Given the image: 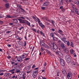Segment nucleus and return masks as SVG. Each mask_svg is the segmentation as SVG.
<instances>
[{
    "label": "nucleus",
    "instance_id": "obj_64",
    "mask_svg": "<svg viewBox=\"0 0 79 79\" xmlns=\"http://www.w3.org/2000/svg\"><path fill=\"white\" fill-rule=\"evenodd\" d=\"M40 33L41 34V35H42L44 34V33H43V32H42V31H40Z\"/></svg>",
    "mask_w": 79,
    "mask_h": 79
},
{
    "label": "nucleus",
    "instance_id": "obj_57",
    "mask_svg": "<svg viewBox=\"0 0 79 79\" xmlns=\"http://www.w3.org/2000/svg\"><path fill=\"white\" fill-rule=\"evenodd\" d=\"M11 31H8L6 32V34H9V33H10Z\"/></svg>",
    "mask_w": 79,
    "mask_h": 79
},
{
    "label": "nucleus",
    "instance_id": "obj_42",
    "mask_svg": "<svg viewBox=\"0 0 79 79\" xmlns=\"http://www.w3.org/2000/svg\"><path fill=\"white\" fill-rule=\"evenodd\" d=\"M45 20H46L47 22H50V20L47 19V18H45Z\"/></svg>",
    "mask_w": 79,
    "mask_h": 79
},
{
    "label": "nucleus",
    "instance_id": "obj_4",
    "mask_svg": "<svg viewBox=\"0 0 79 79\" xmlns=\"http://www.w3.org/2000/svg\"><path fill=\"white\" fill-rule=\"evenodd\" d=\"M60 64H61L62 66H64L65 64L64 63V61L63 59L61 58H60Z\"/></svg>",
    "mask_w": 79,
    "mask_h": 79
},
{
    "label": "nucleus",
    "instance_id": "obj_10",
    "mask_svg": "<svg viewBox=\"0 0 79 79\" xmlns=\"http://www.w3.org/2000/svg\"><path fill=\"white\" fill-rule=\"evenodd\" d=\"M20 78H23V79H25L26 78L25 77V74L24 73L23 75L20 74Z\"/></svg>",
    "mask_w": 79,
    "mask_h": 79
},
{
    "label": "nucleus",
    "instance_id": "obj_63",
    "mask_svg": "<svg viewBox=\"0 0 79 79\" xmlns=\"http://www.w3.org/2000/svg\"><path fill=\"white\" fill-rule=\"evenodd\" d=\"M7 46L8 47H10L11 46L10 44H7Z\"/></svg>",
    "mask_w": 79,
    "mask_h": 79
},
{
    "label": "nucleus",
    "instance_id": "obj_25",
    "mask_svg": "<svg viewBox=\"0 0 79 79\" xmlns=\"http://www.w3.org/2000/svg\"><path fill=\"white\" fill-rule=\"evenodd\" d=\"M60 74H61V73H60V72H59L58 73H57V74L56 75V76H57V77H59Z\"/></svg>",
    "mask_w": 79,
    "mask_h": 79
},
{
    "label": "nucleus",
    "instance_id": "obj_37",
    "mask_svg": "<svg viewBox=\"0 0 79 79\" xmlns=\"http://www.w3.org/2000/svg\"><path fill=\"white\" fill-rule=\"evenodd\" d=\"M29 60V58H25L24 59V60L26 61H27V60Z\"/></svg>",
    "mask_w": 79,
    "mask_h": 79
},
{
    "label": "nucleus",
    "instance_id": "obj_58",
    "mask_svg": "<svg viewBox=\"0 0 79 79\" xmlns=\"http://www.w3.org/2000/svg\"><path fill=\"white\" fill-rule=\"evenodd\" d=\"M67 41H66V40H64V43H65V44H66L67 43Z\"/></svg>",
    "mask_w": 79,
    "mask_h": 79
},
{
    "label": "nucleus",
    "instance_id": "obj_50",
    "mask_svg": "<svg viewBox=\"0 0 79 79\" xmlns=\"http://www.w3.org/2000/svg\"><path fill=\"white\" fill-rule=\"evenodd\" d=\"M35 65H32V69L34 68H35Z\"/></svg>",
    "mask_w": 79,
    "mask_h": 79
},
{
    "label": "nucleus",
    "instance_id": "obj_49",
    "mask_svg": "<svg viewBox=\"0 0 79 79\" xmlns=\"http://www.w3.org/2000/svg\"><path fill=\"white\" fill-rule=\"evenodd\" d=\"M44 49L42 48H41L40 51H41V52H43V51H44Z\"/></svg>",
    "mask_w": 79,
    "mask_h": 79
},
{
    "label": "nucleus",
    "instance_id": "obj_29",
    "mask_svg": "<svg viewBox=\"0 0 79 79\" xmlns=\"http://www.w3.org/2000/svg\"><path fill=\"white\" fill-rule=\"evenodd\" d=\"M50 23H52V24H53V25H54V24H55V21L53 20H51L50 21Z\"/></svg>",
    "mask_w": 79,
    "mask_h": 79
},
{
    "label": "nucleus",
    "instance_id": "obj_17",
    "mask_svg": "<svg viewBox=\"0 0 79 79\" xmlns=\"http://www.w3.org/2000/svg\"><path fill=\"white\" fill-rule=\"evenodd\" d=\"M16 39H17L19 40H22V38L21 37H19L18 36H16Z\"/></svg>",
    "mask_w": 79,
    "mask_h": 79
},
{
    "label": "nucleus",
    "instance_id": "obj_8",
    "mask_svg": "<svg viewBox=\"0 0 79 79\" xmlns=\"http://www.w3.org/2000/svg\"><path fill=\"white\" fill-rule=\"evenodd\" d=\"M62 73L64 76H66L67 73H66V71L65 69H63L62 70Z\"/></svg>",
    "mask_w": 79,
    "mask_h": 79
},
{
    "label": "nucleus",
    "instance_id": "obj_53",
    "mask_svg": "<svg viewBox=\"0 0 79 79\" xmlns=\"http://www.w3.org/2000/svg\"><path fill=\"white\" fill-rule=\"evenodd\" d=\"M21 10L22 11H24V10L23 9V8H21H21H20Z\"/></svg>",
    "mask_w": 79,
    "mask_h": 79
},
{
    "label": "nucleus",
    "instance_id": "obj_32",
    "mask_svg": "<svg viewBox=\"0 0 79 79\" xmlns=\"http://www.w3.org/2000/svg\"><path fill=\"white\" fill-rule=\"evenodd\" d=\"M26 23L27 24L28 26H30V27H31V23H30L29 22H27Z\"/></svg>",
    "mask_w": 79,
    "mask_h": 79
},
{
    "label": "nucleus",
    "instance_id": "obj_1",
    "mask_svg": "<svg viewBox=\"0 0 79 79\" xmlns=\"http://www.w3.org/2000/svg\"><path fill=\"white\" fill-rule=\"evenodd\" d=\"M51 48L52 52H56V54L58 55H59L60 56L62 55V53L60 51H58L57 52H56L57 48H58V47L56 44H53V47Z\"/></svg>",
    "mask_w": 79,
    "mask_h": 79
},
{
    "label": "nucleus",
    "instance_id": "obj_61",
    "mask_svg": "<svg viewBox=\"0 0 79 79\" xmlns=\"http://www.w3.org/2000/svg\"><path fill=\"white\" fill-rule=\"evenodd\" d=\"M60 9H61V10H63V6H61L60 7Z\"/></svg>",
    "mask_w": 79,
    "mask_h": 79
},
{
    "label": "nucleus",
    "instance_id": "obj_30",
    "mask_svg": "<svg viewBox=\"0 0 79 79\" xmlns=\"http://www.w3.org/2000/svg\"><path fill=\"white\" fill-rule=\"evenodd\" d=\"M75 3H76V4H77V5H79V1L76 0L75 1Z\"/></svg>",
    "mask_w": 79,
    "mask_h": 79
},
{
    "label": "nucleus",
    "instance_id": "obj_2",
    "mask_svg": "<svg viewBox=\"0 0 79 79\" xmlns=\"http://www.w3.org/2000/svg\"><path fill=\"white\" fill-rule=\"evenodd\" d=\"M38 67L34 69L33 71V74L32 76L34 78H35L37 75V72H38Z\"/></svg>",
    "mask_w": 79,
    "mask_h": 79
},
{
    "label": "nucleus",
    "instance_id": "obj_40",
    "mask_svg": "<svg viewBox=\"0 0 79 79\" xmlns=\"http://www.w3.org/2000/svg\"><path fill=\"white\" fill-rule=\"evenodd\" d=\"M32 30L33 31H34V32H37V31L36 30V29H35L33 28L32 29Z\"/></svg>",
    "mask_w": 79,
    "mask_h": 79
},
{
    "label": "nucleus",
    "instance_id": "obj_34",
    "mask_svg": "<svg viewBox=\"0 0 79 79\" xmlns=\"http://www.w3.org/2000/svg\"><path fill=\"white\" fill-rule=\"evenodd\" d=\"M70 46L71 47H74V44H73V43L72 42H71Z\"/></svg>",
    "mask_w": 79,
    "mask_h": 79
},
{
    "label": "nucleus",
    "instance_id": "obj_7",
    "mask_svg": "<svg viewBox=\"0 0 79 79\" xmlns=\"http://www.w3.org/2000/svg\"><path fill=\"white\" fill-rule=\"evenodd\" d=\"M38 23L41 27H43V28H44V27H45V25H44V24H43L41 22L40 20H39Z\"/></svg>",
    "mask_w": 79,
    "mask_h": 79
},
{
    "label": "nucleus",
    "instance_id": "obj_55",
    "mask_svg": "<svg viewBox=\"0 0 79 79\" xmlns=\"http://www.w3.org/2000/svg\"><path fill=\"white\" fill-rule=\"evenodd\" d=\"M14 78H15V75H14L12 77V78H11V79H14Z\"/></svg>",
    "mask_w": 79,
    "mask_h": 79
},
{
    "label": "nucleus",
    "instance_id": "obj_24",
    "mask_svg": "<svg viewBox=\"0 0 79 79\" xmlns=\"http://www.w3.org/2000/svg\"><path fill=\"white\" fill-rule=\"evenodd\" d=\"M50 35L52 37H54V33H51L50 34Z\"/></svg>",
    "mask_w": 79,
    "mask_h": 79
},
{
    "label": "nucleus",
    "instance_id": "obj_28",
    "mask_svg": "<svg viewBox=\"0 0 79 79\" xmlns=\"http://www.w3.org/2000/svg\"><path fill=\"white\" fill-rule=\"evenodd\" d=\"M40 44L41 46H43V45L44 46L45 44L44 42H41L40 43Z\"/></svg>",
    "mask_w": 79,
    "mask_h": 79
},
{
    "label": "nucleus",
    "instance_id": "obj_31",
    "mask_svg": "<svg viewBox=\"0 0 79 79\" xmlns=\"http://www.w3.org/2000/svg\"><path fill=\"white\" fill-rule=\"evenodd\" d=\"M16 71V69H12L10 70V72H13Z\"/></svg>",
    "mask_w": 79,
    "mask_h": 79
},
{
    "label": "nucleus",
    "instance_id": "obj_33",
    "mask_svg": "<svg viewBox=\"0 0 79 79\" xmlns=\"http://www.w3.org/2000/svg\"><path fill=\"white\" fill-rule=\"evenodd\" d=\"M5 6L6 8H8L9 7V3H8L5 4Z\"/></svg>",
    "mask_w": 79,
    "mask_h": 79
},
{
    "label": "nucleus",
    "instance_id": "obj_14",
    "mask_svg": "<svg viewBox=\"0 0 79 79\" xmlns=\"http://www.w3.org/2000/svg\"><path fill=\"white\" fill-rule=\"evenodd\" d=\"M12 21L13 23H18V21L16 19H12Z\"/></svg>",
    "mask_w": 79,
    "mask_h": 79
},
{
    "label": "nucleus",
    "instance_id": "obj_11",
    "mask_svg": "<svg viewBox=\"0 0 79 79\" xmlns=\"http://www.w3.org/2000/svg\"><path fill=\"white\" fill-rule=\"evenodd\" d=\"M18 20L19 21L20 23H25V22H24V20H23L21 19H18Z\"/></svg>",
    "mask_w": 79,
    "mask_h": 79
},
{
    "label": "nucleus",
    "instance_id": "obj_48",
    "mask_svg": "<svg viewBox=\"0 0 79 79\" xmlns=\"http://www.w3.org/2000/svg\"><path fill=\"white\" fill-rule=\"evenodd\" d=\"M44 66H47V63L46 62H44Z\"/></svg>",
    "mask_w": 79,
    "mask_h": 79
},
{
    "label": "nucleus",
    "instance_id": "obj_20",
    "mask_svg": "<svg viewBox=\"0 0 79 79\" xmlns=\"http://www.w3.org/2000/svg\"><path fill=\"white\" fill-rule=\"evenodd\" d=\"M54 34L55 35H56V36H57V37H58L59 38L61 37V36L59 34H58L57 33H56L55 32H54Z\"/></svg>",
    "mask_w": 79,
    "mask_h": 79
},
{
    "label": "nucleus",
    "instance_id": "obj_18",
    "mask_svg": "<svg viewBox=\"0 0 79 79\" xmlns=\"http://www.w3.org/2000/svg\"><path fill=\"white\" fill-rule=\"evenodd\" d=\"M31 68V65H28L27 67V70L29 71Z\"/></svg>",
    "mask_w": 79,
    "mask_h": 79
},
{
    "label": "nucleus",
    "instance_id": "obj_23",
    "mask_svg": "<svg viewBox=\"0 0 79 79\" xmlns=\"http://www.w3.org/2000/svg\"><path fill=\"white\" fill-rule=\"evenodd\" d=\"M48 5V2H45L43 4V5L44 6H47Z\"/></svg>",
    "mask_w": 79,
    "mask_h": 79
},
{
    "label": "nucleus",
    "instance_id": "obj_12",
    "mask_svg": "<svg viewBox=\"0 0 79 79\" xmlns=\"http://www.w3.org/2000/svg\"><path fill=\"white\" fill-rule=\"evenodd\" d=\"M10 73H4V77H9L10 76Z\"/></svg>",
    "mask_w": 79,
    "mask_h": 79
},
{
    "label": "nucleus",
    "instance_id": "obj_13",
    "mask_svg": "<svg viewBox=\"0 0 79 79\" xmlns=\"http://www.w3.org/2000/svg\"><path fill=\"white\" fill-rule=\"evenodd\" d=\"M74 10H75V13H76L77 15H79V11H78V10H77V8H74Z\"/></svg>",
    "mask_w": 79,
    "mask_h": 79
},
{
    "label": "nucleus",
    "instance_id": "obj_43",
    "mask_svg": "<svg viewBox=\"0 0 79 79\" xmlns=\"http://www.w3.org/2000/svg\"><path fill=\"white\" fill-rule=\"evenodd\" d=\"M19 18H21L22 19H25V18L23 17H19Z\"/></svg>",
    "mask_w": 79,
    "mask_h": 79
},
{
    "label": "nucleus",
    "instance_id": "obj_26",
    "mask_svg": "<svg viewBox=\"0 0 79 79\" xmlns=\"http://www.w3.org/2000/svg\"><path fill=\"white\" fill-rule=\"evenodd\" d=\"M17 50L18 52H21L22 50V49L21 48H17Z\"/></svg>",
    "mask_w": 79,
    "mask_h": 79
},
{
    "label": "nucleus",
    "instance_id": "obj_62",
    "mask_svg": "<svg viewBox=\"0 0 79 79\" xmlns=\"http://www.w3.org/2000/svg\"><path fill=\"white\" fill-rule=\"evenodd\" d=\"M63 40H64H64H66V38H65V37H64L63 38Z\"/></svg>",
    "mask_w": 79,
    "mask_h": 79
},
{
    "label": "nucleus",
    "instance_id": "obj_59",
    "mask_svg": "<svg viewBox=\"0 0 79 79\" xmlns=\"http://www.w3.org/2000/svg\"><path fill=\"white\" fill-rule=\"evenodd\" d=\"M73 55L74 57H76V55L75 53H73Z\"/></svg>",
    "mask_w": 79,
    "mask_h": 79
},
{
    "label": "nucleus",
    "instance_id": "obj_56",
    "mask_svg": "<svg viewBox=\"0 0 79 79\" xmlns=\"http://www.w3.org/2000/svg\"><path fill=\"white\" fill-rule=\"evenodd\" d=\"M4 74V73H0V76H3Z\"/></svg>",
    "mask_w": 79,
    "mask_h": 79
},
{
    "label": "nucleus",
    "instance_id": "obj_22",
    "mask_svg": "<svg viewBox=\"0 0 79 79\" xmlns=\"http://www.w3.org/2000/svg\"><path fill=\"white\" fill-rule=\"evenodd\" d=\"M58 32L59 33V34L60 33H63V31L60 29H58Z\"/></svg>",
    "mask_w": 79,
    "mask_h": 79
},
{
    "label": "nucleus",
    "instance_id": "obj_27",
    "mask_svg": "<svg viewBox=\"0 0 79 79\" xmlns=\"http://www.w3.org/2000/svg\"><path fill=\"white\" fill-rule=\"evenodd\" d=\"M15 71H16L15 73H19L20 72V70H18V69H15Z\"/></svg>",
    "mask_w": 79,
    "mask_h": 79
},
{
    "label": "nucleus",
    "instance_id": "obj_21",
    "mask_svg": "<svg viewBox=\"0 0 79 79\" xmlns=\"http://www.w3.org/2000/svg\"><path fill=\"white\" fill-rule=\"evenodd\" d=\"M44 47L45 48H48V49H49V48H50V47L47 45L46 44H45Z\"/></svg>",
    "mask_w": 79,
    "mask_h": 79
},
{
    "label": "nucleus",
    "instance_id": "obj_39",
    "mask_svg": "<svg viewBox=\"0 0 79 79\" xmlns=\"http://www.w3.org/2000/svg\"><path fill=\"white\" fill-rule=\"evenodd\" d=\"M53 38V40H56L57 39L56 38V37H54V36H53V37H52Z\"/></svg>",
    "mask_w": 79,
    "mask_h": 79
},
{
    "label": "nucleus",
    "instance_id": "obj_41",
    "mask_svg": "<svg viewBox=\"0 0 79 79\" xmlns=\"http://www.w3.org/2000/svg\"><path fill=\"white\" fill-rule=\"evenodd\" d=\"M17 6L19 8H21V5H20L18 4L17 5Z\"/></svg>",
    "mask_w": 79,
    "mask_h": 79
},
{
    "label": "nucleus",
    "instance_id": "obj_3",
    "mask_svg": "<svg viewBox=\"0 0 79 79\" xmlns=\"http://www.w3.org/2000/svg\"><path fill=\"white\" fill-rule=\"evenodd\" d=\"M65 57L66 61L67 63H70L71 61V57H70V56L68 55H66Z\"/></svg>",
    "mask_w": 79,
    "mask_h": 79
},
{
    "label": "nucleus",
    "instance_id": "obj_45",
    "mask_svg": "<svg viewBox=\"0 0 79 79\" xmlns=\"http://www.w3.org/2000/svg\"><path fill=\"white\" fill-rule=\"evenodd\" d=\"M26 44H27V43H26V41H24V47H26Z\"/></svg>",
    "mask_w": 79,
    "mask_h": 79
},
{
    "label": "nucleus",
    "instance_id": "obj_35",
    "mask_svg": "<svg viewBox=\"0 0 79 79\" xmlns=\"http://www.w3.org/2000/svg\"><path fill=\"white\" fill-rule=\"evenodd\" d=\"M61 47L62 48H65V46H64V45L63 44H61Z\"/></svg>",
    "mask_w": 79,
    "mask_h": 79
},
{
    "label": "nucleus",
    "instance_id": "obj_6",
    "mask_svg": "<svg viewBox=\"0 0 79 79\" xmlns=\"http://www.w3.org/2000/svg\"><path fill=\"white\" fill-rule=\"evenodd\" d=\"M28 54H26V53H23L22 55L20 56V58H26L27 56V55H28Z\"/></svg>",
    "mask_w": 79,
    "mask_h": 79
},
{
    "label": "nucleus",
    "instance_id": "obj_16",
    "mask_svg": "<svg viewBox=\"0 0 79 79\" xmlns=\"http://www.w3.org/2000/svg\"><path fill=\"white\" fill-rule=\"evenodd\" d=\"M64 52L65 53H68L69 52V50L68 49V48H66L64 50Z\"/></svg>",
    "mask_w": 79,
    "mask_h": 79
},
{
    "label": "nucleus",
    "instance_id": "obj_51",
    "mask_svg": "<svg viewBox=\"0 0 79 79\" xmlns=\"http://www.w3.org/2000/svg\"><path fill=\"white\" fill-rule=\"evenodd\" d=\"M3 23V22L0 21V24H2Z\"/></svg>",
    "mask_w": 79,
    "mask_h": 79
},
{
    "label": "nucleus",
    "instance_id": "obj_38",
    "mask_svg": "<svg viewBox=\"0 0 79 79\" xmlns=\"http://www.w3.org/2000/svg\"><path fill=\"white\" fill-rule=\"evenodd\" d=\"M45 24H46V25H50V23L47 22H45Z\"/></svg>",
    "mask_w": 79,
    "mask_h": 79
},
{
    "label": "nucleus",
    "instance_id": "obj_46",
    "mask_svg": "<svg viewBox=\"0 0 79 79\" xmlns=\"http://www.w3.org/2000/svg\"><path fill=\"white\" fill-rule=\"evenodd\" d=\"M22 29H24V27H20L19 29V30L20 31H21Z\"/></svg>",
    "mask_w": 79,
    "mask_h": 79
},
{
    "label": "nucleus",
    "instance_id": "obj_19",
    "mask_svg": "<svg viewBox=\"0 0 79 79\" xmlns=\"http://www.w3.org/2000/svg\"><path fill=\"white\" fill-rule=\"evenodd\" d=\"M70 54L73 55V53L75 52L74 51L73 49H71L70 50Z\"/></svg>",
    "mask_w": 79,
    "mask_h": 79
},
{
    "label": "nucleus",
    "instance_id": "obj_60",
    "mask_svg": "<svg viewBox=\"0 0 79 79\" xmlns=\"http://www.w3.org/2000/svg\"><path fill=\"white\" fill-rule=\"evenodd\" d=\"M11 58V56H9L7 57V58L8 59H10V58Z\"/></svg>",
    "mask_w": 79,
    "mask_h": 79
},
{
    "label": "nucleus",
    "instance_id": "obj_5",
    "mask_svg": "<svg viewBox=\"0 0 79 79\" xmlns=\"http://www.w3.org/2000/svg\"><path fill=\"white\" fill-rule=\"evenodd\" d=\"M71 77H72V73L71 72H69L67 75V77L68 79H71Z\"/></svg>",
    "mask_w": 79,
    "mask_h": 79
},
{
    "label": "nucleus",
    "instance_id": "obj_52",
    "mask_svg": "<svg viewBox=\"0 0 79 79\" xmlns=\"http://www.w3.org/2000/svg\"><path fill=\"white\" fill-rule=\"evenodd\" d=\"M42 10H45V7H41Z\"/></svg>",
    "mask_w": 79,
    "mask_h": 79
},
{
    "label": "nucleus",
    "instance_id": "obj_44",
    "mask_svg": "<svg viewBox=\"0 0 79 79\" xmlns=\"http://www.w3.org/2000/svg\"><path fill=\"white\" fill-rule=\"evenodd\" d=\"M67 45H69V44H70V43L69 41H68L67 42Z\"/></svg>",
    "mask_w": 79,
    "mask_h": 79
},
{
    "label": "nucleus",
    "instance_id": "obj_47",
    "mask_svg": "<svg viewBox=\"0 0 79 79\" xmlns=\"http://www.w3.org/2000/svg\"><path fill=\"white\" fill-rule=\"evenodd\" d=\"M45 51L46 52H47V53H50V51H49L47 50V49H46Z\"/></svg>",
    "mask_w": 79,
    "mask_h": 79
},
{
    "label": "nucleus",
    "instance_id": "obj_9",
    "mask_svg": "<svg viewBox=\"0 0 79 79\" xmlns=\"http://www.w3.org/2000/svg\"><path fill=\"white\" fill-rule=\"evenodd\" d=\"M32 18H33V19H34V20H35V21H36V22H37V21H38V23H39V20L40 21V19H39V18H37H37H36L34 16H33L32 17Z\"/></svg>",
    "mask_w": 79,
    "mask_h": 79
},
{
    "label": "nucleus",
    "instance_id": "obj_36",
    "mask_svg": "<svg viewBox=\"0 0 79 79\" xmlns=\"http://www.w3.org/2000/svg\"><path fill=\"white\" fill-rule=\"evenodd\" d=\"M6 16L5 17V18H11V17L10 16V15H6Z\"/></svg>",
    "mask_w": 79,
    "mask_h": 79
},
{
    "label": "nucleus",
    "instance_id": "obj_15",
    "mask_svg": "<svg viewBox=\"0 0 79 79\" xmlns=\"http://www.w3.org/2000/svg\"><path fill=\"white\" fill-rule=\"evenodd\" d=\"M19 57L17 58V60L19 62H21L23 61V58H21V56H19Z\"/></svg>",
    "mask_w": 79,
    "mask_h": 79
},
{
    "label": "nucleus",
    "instance_id": "obj_54",
    "mask_svg": "<svg viewBox=\"0 0 79 79\" xmlns=\"http://www.w3.org/2000/svg\"><path fill=\"white\" fill-rule=\"evenodd\" d=\"M51 30L53 32H54V31H55V30L54 28H52Z\"/></svg>",
    "mask_w": 79,
    "mask_h": 79
}]
</instances>
